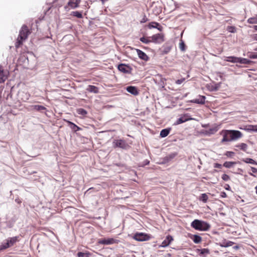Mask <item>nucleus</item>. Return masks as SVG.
<instances>
[{
	"label": "nucleus",
	"instance_id": "obj_1",
	"mask_svg": "<svg viewBox=\"0 0 257 257\" xmlns=\"http://www.w3.org/2000/svg\"><path fill=\"white\" fill-rule=\"evenodd\" d=\"M220 135L223 137L221 141L222 144L236 141L243 136L242 133L237 130H222Z\"/></svg>",
	"mask_w": 257,
	"mask_h": 257
},
{
	"label": "nucleus",
	"instance_id": "obj_2",
	"mask_svg": "<svg viewBox=\"0 0 257 257\" xmlns=\"http://www.w3.org/2000/svg\"><path fill=\"white\" fill-rule=\"evenodd\" d=\"M30 34H31V31L29 30L28 27L26 25H23L19 32L17 41L16 43V47H18L22 45L23 41L27 39Z\"/></svg>",
	"mask_w": 257,
	"mask_h": 257
},
{
	"label": "nucleus",
	"instance_id": "obj_3",
	"mask_svg": "<svg viewBox=\"0 0 257 257\" xmlns=\"http://www.w3.org/2000/svg\"><path fill=\"white\" fill-rule=\"evenodd\" d=\"M191 226L199 231H207L210 228V225L207 222L198 219H195L191 224Z\"/></svg>",
	"mask_w": 257,
	"mask_h": 257
},
{
	"label": "nucleus",
	"instance_id": "obj_4",
	"mask_svg": "<svg viewBox=\"0 0 257 257\" xmlns=\"http://www.w3.org/2000/svg\"><path fill=\"white\" fill-rule=\"evenodd\" d=\"M113 143L115 144L116 147L123 149H127L130 148V146L122 140H115Z\"/></svg>",
	"mask_w": 257,
	"mask_h": 257
},
{
	"label": "nucleus",
	"instance_id": "obj_5",
	"mask_svg": "<svg viewBox=\"0 0 257 257\" xmlns=\"http://www.w3.org/2000/svg\"><path fill=\"white\" fill-rule=\"evenodd\" d=\"M119 71L124 73L130 74L132 72V69L131 67L124 64H120L117 66Z\"/></svg>",
	"mask_w": 257,
	"mask_h": 257
},
{
	"label": "nucleus",
	"instance_id": "obj_6",
	"mask_svg": "<svg viewBox=\"0 0 257 257\" xmlns=\"http://www.w3.org/2000/svg\"><path fill=\"white\" fill-rule=\"evenodd\" d=\"M134 238L139 241H143L149 239V236L147 234L143 233H138L135 234Z\"/></svg>",
	"mask_w": 257,
	"mask_h": 257
},
{
	"label": "nucleus",
	"instance_id": "obj_7",
	"mask_svg": "<svg viewBox=\"0 0 257 257\" xmlns=\"http://www.w3.org/2000/svg\"><path fill=\"white\" fill-rule=\"evenodd\" d=\"M164 36L162 34H157L151 37L152 41L155 43H162L164 41Z\"/></svg>",
	"mask_w": 257,
	"mask_h": 257
},
{
	"label": "nucleus",
	"instance_id": "obj_8",
	"mask_svg": "<svg viewBox=\"0 0 257 257\" xmlns=\"http://www.w3.org/2000/svg\"><path fill=\"white\" fill-rule=\"evenodd\" d=\"M205 99L206 97L205 96L199 95L197 98L191 100L190 101L192 103L204 104L205 103Z\"/></svg>",
	"mask_w": 257,
	"mask_h": 257
},
{
	"label": "nucleus",
	"instance_id": "obj_9",
	"mask_svg": "<svg viewBox=\"0 0 257 257\" xmlns=\"http://www.w3.org/2000/svg\"><path fill=\"white\" fill-rule=\"evenodd\" d=\"M177 155L176 153H173L169 154L163 159L162 164L168 163L173 160Z\"/></svg>",
	"mask_w": 257,
	"mask_h": 257
},
{
	"label": "nucleus",
	"instance_id": "obj_10",
	"mask_svg": "<svg viewBox=\"0 0 257 257\" xmlns=\"http://www.w3.org/2000/svg\"><path fill=\"white\" fill-rule=\"evenodd\" d=\"M136 51H137V54L139 56V57L144 60V61H148V59H149V57L147 55V54L144 52L143 51H141V50H139V49H136Z\"/></svg>",
	"mask_w": 257,
	"mask_h": 257
},
{
	"label": "nucleus",
	"instance_id": "obj_11",
	"mask_svg": "<svg viewBox=\"0 0 257 257\" xmlns=\"http://www.w3.org/2000/svg\"><path fill=\"white\" fill-rule=\"evenodd\" d=\"M173 237L171 235H168L166 238L163 240L161 246L163 247H165L168 246L173 241Z\"/></svg>",
	"mask_w": 257,
	"mask_h": 257
},
{
	"label": "nucleus",
	"instance_id": "obj_12",
	"mask_svg": "<svg viewBox=\"0 0 257 257\" xmlns=\"http://www.w3.org/2000/svg\"><path fill=\"white\" fill-rule=\"evenodd\" d=\"M127 91L134 95H137L139 92L136 87L133 86H127L126 88Z\"/></svg>",
	"mask_w": 257,
	"mask_h": 257
},
{
	"label": "nucleus",
	"instance_id": "obj_13",
	"mask_svg": "<svg viewBox=\"0 0 257 257\" xmlns=\"http://www.w3.org/2000/svg\"><path fill=\"white\" fill-rule=\"evenodd\" d=\"M197 252L199 255L205 257L206 255L209 254L210 251L208 248L197 249Z\"/></svg>",
	"mask_w": 257,
	"mask_h": 257
},
{
	"label": "nucleus",
	"instance_id": "obj_14",
	"mask_svg": "<svg viewBox=\"0 0 257 257\" xmlns=\"http://www.w3.org/2000/svg\"><path fill=\"white\" fill-rule=\"evenodd\" d=\"M66 121L67 122L68 126L71 128V129L75 132H76L77 131H78L79 130H81V128L78 126L77 125L73 123L72 122L69 121V120H66Z\"/></svg>",
	"mask_w": 257,
	"mask_h": 257
},
{
	"label": "nucleus",
	"instance_id": "obj_15",
	"mask_svg": "<svg viewBox=\"0 0 257 257\" xmlns=\"http://www.w3.org/2000/svg\"><path fill=\"white\" fill-rule=\"evenodd\" d=\"M19 236H16L13 237H9L7 239V241H8L10 247L14 245L17 241H19Z\"/></svg>",
	"mask_w": 257,
	"mask_h": 257
},
{
	"label": "nucleus",
	"instance_id": "obj_16",
	"mask_svg": "<svg viewBox=\"0 0 257 257\" xmlns=\"http://www.w3.org/2000/svg\"><path fill=\"white\" fill-rule=\"evenodd\" d=\"M245 131L247 132H257V125H248L244 128Z\"/></svg>",
	"mask_w": 257,
	"mask_h": 257
},
{
	"label": "nucleus",
	"instance_id": "obj_17",
	"mask_svg": "<svg viewBox=\"0 0 257 257\" xmlns=\"http://www.w3.org/2000/svg\"><path fill=\"white\" fill-rule=\"evenodd\" d=\"M86 90L90 92H92L94 93H98V88L94 85H88Z\"/></svg>",
	"mask_w": 257,
	"mask_h": 257
},
{
	"label": "nucleus",
	"instance_id": "obj_18",
	"mask_svg": "<svg viewBox=\"0 0 257 257\" xmlns=\"http://www.w3.org/2000/svg\"><path fill=\"white\" fill-rule=\"evenodd\" d=\"M80 1V0H76L75 2L70 1L68 2V5L72 9H75L78 7Z\"/></svg>",
	"mask_w": 257,
	"mask_h": 257
},
{
	"label": "nucleus",
	"instance_id": "obj_19",
	"mask_svg": "<svg viewBox=\"0 0 257 257\" xmlns=\"http://www.w3.org/2000/svg\"><path fill=\"white\" fill-rule=\"evenodd\" d=\"M7 79V75L4 71L2 66H0V83L3 82Z\"/></svg>",
	"mask_w": 257,
	"mask_h": 257
},
{
	"label": "nucleus",
	"instance_id": "obj_20",
	"mask_svg": "<svg viewBox=\"0 0 257 257\" xmlns=\"http://www.w3.org/2000/svg\"><path fill=\"white\" fill-rule=\"evenodd\" d=\"M225 61L232 63H238V57L235 56H229L226 57Z\"/></svg>",
	"mask_w": 257,
	"mask_h": 257
},
{
	"label": "nucleus",
	"instance_id": "obj_21",
	"mask_svg": "<svg viewBox=\"0 0 257 257\" xmlns=\"http://www.w3.org/2000/svg\"><path fill=\"white\" fill-rule=\"evenodd\" d=\"M20 96L24 101H26L29 99L30 95L28 93L22 92L20 93Z\"/></svg>",
	"mask_w": 257,
	"mask_h": 257
},
{
	"label": "nucleus",
	"instance_id": "obj_22",
	"mask_svg": "<svg viewBox=\"0 0 257 257\" xmlns=\"http://www.w3.org/2000/svg\"><path fill=\"white\" fill-rule=\"evenodd\" d=\"M99 243L102 244H110L112 243V238L102 239L99 240Z\"/></svg>",
	"mask_w": 257,
	"mask_h": 257
},
{
	"label": "nucleus",
	"instance_id": "obj_23",
	"mask_svg": "<svg viewBox=\"0 0 257 257\" xmlns=\"http://www.w3.org/2000/svg\"><path fill=\"white\" fill-rule=\"evenodd\" d=\"M170 133V129L169 128H165L162 130L160 134V136L162 138H165L167 137Z\"/></svg>",
	"mask_w": 257,
	"mask_h": 257
},
{
	"label": "nucleus",
	"instance_id": "obj_24",
	"mask_svg": "<svg viewBox=\"0 0 257 257\" xmlns=\"http://www.w3.org/2000/svg\"><path fill=\"white\" fill-rule=\"evenodd\" d=\"M33 108L39 111L42 112L43 110H46V108L42 105H35L33 106Z\"/></svg>",
	"mask_w": 257,
	"mask_h": 257
},
{
	"label": "nucleus",
	"instance_id": "obj_25",
	"mask_svg": "<svg viewBox=\"0 0 257 257\" xmlns=\"http://www.w3.org/2000/svg\"><path fill=\"white\" fill-rule=\"evenodd\" d=\"M236 147L239 148L240 150L244 152L246 151L248 148L247 145L245 143H241L240 144L236 145Z\"/></svg>",
	"mask_w": 257,
	"mask_h": 257
},
{
	"label": "nucleus",
	"instance_id": "obj_26",
	"mask_svg": "<svg viewBox=\"0 0 257 257\" xmlns=\"http://www.w3.org/2000/svg\"><path fill=\"white\" fill-rule=\"evenodd\" d=\"M236 163L235 162H225L223 165L226 168H230Z\"/></svg>",
	"mask_w": 257,
	"mask_h": 257
},
{
	"label": "nucleus",
	"instance_id": "obj_27",
	"mask_svg": "<svg viewBox=\"0 0 257 257\" xmlns=\"http://www.w3.org/2000/svg\"><path fill=\"white\" fill-rule=\"evenodd\" d=\"M242 161L246 163L257 165V163L254 160L251 158H245L243 159Z\"/></svg>",
	"mask_w": 257,
	"mask_h": 257
},
{
	"label": "nucleus",
	"instance_id": "obj_28",
	"mask_svg": "<svg viewBox=\"0 0 257 257\" xmlns=\"http://www.w3.org/2000/svg\"><path fill=\"white\" fill-rule=\"evenodd\" d=\"M71 15L78 18H82L83 17L82 12L79 11L72 12Z\"/></svg>",
	"mask_w": 257,
	"mask_h": 257
},
{
	"label": "nucleus",
	"instance_id": "obj_29",
	"mask_svg": "<svg viewBox=\"0 0 257 257\" xmlns=\"http://www.w3.org/2000/svg\"><path fill=\"white\" fill-rule=\"evenodd\" d=\"M77 112L78 114H80V115H81L83 116L85 115L87 113V111L85 109L82 108H78L77 109Z\"/></svg>",
	"mask_w": 257,
	"mask_h": 257
},
{
	"label": "nucleus",
	"instance_id": "obj_30",
	"mask_svg": "<svg viewBox=\"0 0 257 257\" xmlns=\"http://www.w3.org/2000/svg\"><path fill=\"white\" fill-rule=\"evenodd\" d=\"M249 60L246 59V58H242L238 57V63H241V64H247L249 63Z\"/></svg>",
	"mask_w": 257,
	"mask_h": 257
},
{
	"label": "nucleus",
	"instance_id": "obj_31",
	"mask_svg": "<svg viewBox=\"0 0 257 257\" xmlns=\"http://www.w3.org/2000/svg\"><path fill=\"white\" fill-rule=\"evenodd\" d=\"M192 239L195 243H199L201 241V237L198 235H194Z\"/></svg>",
	"mask_w": 257,
	"mask_h": 257
},
{
	"label": "nucleus",
	"instance_id": "obj_32",
	"mask_svg": "<svg viewBox=\"0 0 257 257\" xmlns=\"http://www.w3.org/2000/svg\"><path fill=\"white\" fill-rule=\"evenodd\" d=\"M9 247H10V246L8 241H7V242L3 243L1 245H0V251L6 249Z\"/></svg>",
	"mask_w": 257,
	"mask_h": 257
},
{
	"label": "nucleus",
	"instance_id": "obj_33",
	"mask_svg": "<svg viewBox=\"0 0 257 257\" xmlns=\"http://www.w3.org/2000/svg\"><path fill=\"white\" fill-rule=\"evenodd\" d=\"M208 198V197L207 195L205 193H203L201 195L199 199L203 202L205 203L207 202Z\"/></svg>",
	"mask_w": 257,
	"mask_h": 257
},
{
	"label": "nucleus",
	"instance_id": "obj_34",
	"mask_svg": "<svg viewBox=\"0 0 257 257\" xmlns=\"http://www.w3.org/2000/svg\"><path fill=\"white\" fill-rule=\"evenodd\" d=\"M217 130L215 128H210L208 131H206L205 134L207 135L214 134L215 133L217 132Z\"/></svg>",
	"mask_w": 257,
	"mask_h": 257
},
{
	"label": "nucleus",
	"instance_id": "obj_35",
	"mask_svg": "<svg viewBox=\"0 0 257 257\" xmlns=\"http://www.w3.org/2000/svg\"><path fill=\"white\" fill-rule=\"evenodd\" d=\"M249 24H257V19L256 18H250L247 20Z\"/></svg>",
	"mask_w": 257,
	"mask_h": 257
},
{
	"label": "nucleus",
	"instance_id": "obj_36",
	"mask_svg": "<svg viewBox=\"0 0 257 257\" xmlns=\"http://www.w3.org/2000/svg\"><path fill=\"white\" fill-rule=\"evenodd\" d=\"M186 121H187L186 119H184L183 117H181L177 120L175 124H179L185 122Z\"/></svg>",
	"mask_w": 257,
	"mask_h": 257
},
{
	"label": "nucleus",
	"instance_id": "obj_37",
	"mask_svg": "<svg viewBox=\"0 0 257 257\" xmlns=\"http://www.w3.org/2000/svg\"><path fill=\"white\" fill-rule=\"evenodd\" d=\"M227 30L230 33H235L236 32V28L233 26H228L227 28Z\"/></svg>",
	"mask_w": 257,
	"mask_h": 257
},
{
	"label": "nucleus",
	"instance_id": "obj_38",
	"mask_svg": "<svg viewBox=\"0 0 257 257\" xmlns=\"http://www.w3.org/2000/svg\"><path fill=\"white\" fill-rule=\"evenodd\" d=\"M140 41L145 44H148L152 41V40H149L148 38L145 37H142L140 38Z\"/></svg>",
	"mask_w": 257,
	"mask_h": 257
},
{
	"label": "nucleus",
	"instance_id": "obj_39",
	"mask_svg": "<svg viewBox=\"0 0 257 257\" xmlns=\"http://www.w3.org/2000/svg\"><path fill=\"white\" fill-rule=\"evenodd\" d=\"M221 178L224 181H228L230 180V177L225 174H223Z\"/></svg>",
	"mask_w": 257,
	"mask_h": 257
},
{
	"label": "nucleus",
	"instance_id": "obj_40",
	"mask_svg": "<svg viewBox=\"0 0 257 257\" xmlns=\"http://www.w3.org/2000/svg\"><path fill=\"white\" fill-rule=\"evenodd\" d=\"M185 45L183 41H181V42L180 43V45H179L180 49L182 51H184L185 50Z\"/></svg>",
	"mask_w": 257,
	"mask_h": 257
},
{
	"label": "nucleus",
	"instance_id": "obj_41",
	"mask_svg": "<svg viewBox=\"0 0 257 257\" xmlns=\"http://www.w3.org/2000/svg\"><path fill=\"white\" fill-rule=\"evenodd\" d=\"M78 257H87V255L85 253L79 252L77 254Z\"/></svg>",
	"mask_w": 257,
	"mask_h": 257
},
{
	"label": "nucleus",
	"instance_id": "obj_42",
	"mask_svg": "<svg viewBox=\"0 0 257 257\" xmlns=\"http://www.w3.org/2000/svg\"><path fill=\"white\" fill-rule=\"evenodd\" d=\"M185 80V78H182L180 79H178L176 81V83L177 84H181L182 83H183Z\"/></svg>",
	"mask_w": 257,
	"mask_h": 257
},
{
	"label": "nucleus",
	"instance_id": "obj_43",
	"mask_svg": "<svg viewBox=\"0 0 257 257\" xmlns=\"http://www.w3.org/2000/svg\"><path fill=\"white\" fill-rule=\"evenodd\" d=\"M154 24H155V25H156V26H154V25H151V24H149V27L150 28H157V26H158V25H159V24H158V23H154Z\"/></svg>",
	"mask_w": 257,
	"mask_h": 257
},
{
	"label": "nucleus",
	"instance_id": "obj_44",
	"mask_svg": "<svg viewBox=\"0 0 257 257\" xmlns=\"http://www.w3.org/2000/svg\"><path fill=\"white\" fill-rule=\"evenodd\" d=\"M221 166H222V165L218 163H215L214 165V168H221Z\"/></svg>",
	"mask_w": 257,
	"mask_h": 257
},
{
	"label": "nucleus",
	"instance_id": "obj_45",
	"mask_svg": "<svg viewBox=\"0 0 257 257\" xmlns=\"http://www.w3.org/2000/svg\"><path fill=\"white\" fill-rule=\"evenodd\" d=\"M251 170L253 173H257V169L254 167H251Z\"/></svg>",
	"mask_w": 257,
	"mask_h": 257
},
{
	"label": "nucleus",
	"instance_id": "obj_46",
	"mask_svg": "<svg viewBox=\"0 0 257 257\" xmlns=\"http://www.w3.org/2000/svg\"><path fill=\"white\" fill-rule=\"evenodd\" d=\"M220 196H221L222 197H223V198H225V197H226V196H227V195H226V193H225V192H221Z\"/></svg>",
	"mask_w": 257,
	"mask_h": 257
},
{
	"label": "nucleus",
	"instance_id": "obj_47",
	"mask_svg": "<svg viewBox=\"0 0 257 257\" xmlns=\"http://www.w3.org/2000/svg\"><path fill=\"white\" fill-rule=\"evenodd\" d=\"M15 201L18 204H20L22 202L21 200L19 198H16L15 199Z\"/></svg>",
	"mask_w": 257,
	"mask_h": 257
},
{
	"label": "nucleus",
	"instance_id": "obj_48",
	"mask_svg": "<svg viewBox=\"0 0 257 257\" xmlns=\"http://www.w3.org/2000/svg\"><path fill=\"white\" fill-rule=\"evenodd\" d=\"M147 19L144 17L143 20L141 21V23H145L147 21Z\"/></svg>",
	"mask_w": 257,
	"mask_h": 257
},
{
	"label": "nucleus",
	"instance_id": "obj_49",
	"mask_svg": "<svg viewBox=\"0 0 257 257\" xmlns=\"http://www.w3.org/2000/svg\"><path fill=\"white\" fill-rule=\"evenodd\" d=\"M252 38H253V39L257 41V34L253 35Z\"/></svg>",
	"mask_w": 257,
	"mask_h": 257
},
{
	"label": "nucleus",
	"instance_id": "obj_50",
	"mask_svg": "<svg viewBox=\"0 0 257 257\" xmlns=\"http://www.w3.org/2000/svg\"><path fill=\"white\" fill-rule=\"evenodd\" d=\"M230 242H229V243H227L226 245H224V246H225V247H227V246H228L230 245Z\"/></svg>",
	"mask_w": 257,
	"mask_h": 257
},
{
	"label": "nucleus",
	"instance_id": "obj_51",
	"mask_svg": "<svg viewBox=\"0 0 257 257\" xmlns=\"http://www.w3.org/2000/svg\"><path fill=\"white\" fill-rule=\"evenodd\" d=\"M253 28L255 31H257V25L254 26Z\"/></svg>",
	"mask_w": 257,
	"mask_h": 257
},
{
	"label": "nucleus",
	"instance_id": "obj_52",
	"mask_svg": "<svg viewBox=\"0 0 257 257\" xmlns=\"http://www.w3.org/2000/svg\"><path fill=\"white\" fill-rule=\"evenodd\" d=\"M250 58L255 59V58H257V56H252V57H250Z\"/></svg>",
	"mask_w": 257,
	"mask_h": 257
},
{
	"label": "nucleus",
	"instance_id": "obj_53",
	"mask_svg": "<svg viewBox=\"0 0 257 257\" xmlns=\"http://www.w3.org/2000/svg\"><path fill=\"white\" fill-rule=\"evenodd\" d=\"M227 153L229 154V155H230V156L231 155V154H234V153H233V152H227Z\"/></svg>",
	"mask_w": 257,
	"mask_h": 257
},
{
	"label": "nucleus",
	"instance_id": "obj_54",
	"mask_svg": "<svg viewBox=\"0 0 257 257\" xmlns=\"http://www.w3.org/2000/svg\"><path fill=\"white\" fill-rule=\"evenodd\" d=\"M149 164V161L146 160V161L145 164H146V165H148Z\"/></svg>",
	"mask_w": 257,
	"mask_h": 257
},
{
	"label": "nucleus",
	"instance_id": "obj_55",
	"mask_svg": "<svg viewBox=\"0 0 257 257\" xmlns=\"http://www.w3.org/2000/svg\"><path fill=\"white\" fill-rule=\"evenodd\" d=\"M229 188H230V187H229V186L228 185H227V187L225 189H227V190H229Z\"/></svg>",
	"mask_w": 257,
	"mask_h": 257
},
{
	"label": "nucleus",
	"instance_id": "obj_56",
	"mask_svg": "<svg viewBox=\"0 0 257 257\" xmlns=\"http://www.w3.org/2000/svg\"><path fill=\"white\" fill-rule=\"evenodd\" d=\"M255 192L257 194V186L255 187Z\"/></svg>",
	"mask_w": 257,
	"mask_h": 257
},
{
	"label": "nucleus",
	"instance_id": "obj_57",
	"mask_svg": "<svg viewBox=\"0 0 257 257\" xmlns=\"http://www.w3.org/2000/svg\"><path fill=\"white\" fill-rule=\"evenodd\" d=\"M249 174H250V175H251V176H254L252 174V173H249Z\"/></svg>",
	"mask_w": 257,
	"mask_h": 257
},
{
	"label": "nucleus",
	"instance_id": "obj_58",
	"mask_svg": "<svg viewBox=\"0 0 257 257\" xmlns=\"http://www.w3.org/2000/svg\"><path fill=\"white\" fill-rule=\"evenodd\" d=\"M113 243L115 242V240L114 239H113Z\"/></svg>",
	"mask_w": 257,
	"mask_h": 257
},
{
	"label": "nucleus",
	"instance_id": "obj_59",
	"mask_svg": "<svg viewBox=\"0 0 257 257\" xmlns=\"http://www.w3.org/2000/svg\"><path fill=\"white\" fill-rule=\"evenodd\" d=\"M256 50H257V48L256 49Z\"/></svg>",
	"mask_w": 257,
	"mask_h": 257
}]
</instances>
